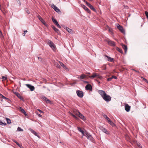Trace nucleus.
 <instances>
[{"label": "nucleus", "mask_w": 148, "mask_h": 148, "mask_svg": "<svg viewBox=\"0 0 148 148\" xmlns=\"http://www.w3.org/2000/svg\"><path fill=\"white\" fill-rule=\"evenodd\" d=\"M49 45L50 47H51L53 51H54L56 50V47L55 45L53 42H52V44L51 43V45Z\"/></svg>", "instance_id": "19"}, {"label": "nucleus", "mask_w": 148, "mask_h": 148, "mask_svg": "<svg viewBox=\"0 0 148 148\" xmlns=\"http://www.w3.org/2000/svg\"><path fill=\"white\" fill-rule=\"evenodd\" d=\"M3 35L2 34V33L1 32V31L0 30V37L2 38H3Z\"/></svg>", "instance_id": "40"}, {"label": "nucleus", "mask_w": 148, "mask_h": 148, "mask_svg": "<svg viewBox=\"0 0 148 148\" xmlns=\"http://www.w3.org/2000/svg\"><path fill=\"white\" fill-rule=\"evenodd\" d=\"M128 7L127 6H126L125 7V8L127 9H128Z\"/></svg>", "instance_id": "58"}, {"label": "nucleus", "mask_w": 148, "mask_h": 148, "mask_svg": "<svg viewBox=\"0 0 148 148\" xmlns=\"http://www.w3.org/2000/svg\"><path fill=\"white\" fill-rule=\"evenodd\" d=\"M86 0H84V2H85L86 3Z\"/></svg>", "instance_id": "63"}, {"label": "nucleus", "mask_w": 148, "mask_h": 148, "mask_svg": "<svg viewBox=\"0 0 148 148\" xmlns=\"http://www.w3.org/2000/svg\"><path fill=\"white\" fill-rule=\"evenodd\" d=\"M86 132H85V133H84V132L83 131V133H82V136H85V135H86L85 133H86Z\"/></svg>", "instance_id": "50"}, {"label": "nucleus", "mask_w": 148, "mask_h": 148, "mask_svg": "<svg viewBox=\"0 0 148 148\" xmlns=\"http://www.w3.org/2000/svg\"><path fill=\"white\" fill-rule=\"evenodd\" d=\"M143 80H144L145 82H147V80L145 78H143Z\"/></svg>", "instance_id": "55"}, {"label": "nucleus", "mask_w": 148, "mask_h": 148, "mask_svg": "<svg viewBox=\"0 0 148 148\" xmlns=\"http://www.w3.org/2000/svg\"><path fill=\"white\" fill-rule=\"evenodd\" d=\"M116 49L118 51H119L121 53H123V51L121 49L119 48L118 47H116Z\"/></svg>", "instance_id": "31"}, {"label": "nucleus", "mask_w": 148, "mask_h": 148, "mask_svg": "<svg viewBox=\"0 0 148 148\" xmlns=\"http://www.w3.org/2000/svg\"><path fill=\"white\" fill-rule=\"evenodd\" d=\"M25 85L30 89L31 91H32L34 90V87L31 85L27 84H25Z\"/></svg>", "instance_id": "11"}, {"label": "nucleus", "mask_w": 148, "mask_h": 148, "mask_svg": "<svg viewBox=\"0 0 148 148\" xmlns=\"http://www.w3.org/2000/svg\"><path fill=\"white\" fill-rule=\"evenodd\" d=\"M97 77L98 78H99L100 79H101L102 78V77L101 76H100V75H97Z\"/></svg>", "instance_id": "47"}, {"label": "nucleus", "mask_w": 148, "mask_h": 148, "mask_svg": "<svg viewBox=\"0 0 148 148\" xmlns=\"http://www.w3.org/2000/svg\"><path fill=\"white\" fill-rule=\"evenodd\" d=\"M86 77V76L84 74H82L79 76H78V77L77 78H79L80 79H84Z\"/></svg>", "instance_id": "21"}, {"label": "nucleus", "mask_w": 148, "mask_h": 148, "mask_svg": "<svg viewBox=\"0 0 148 148\" xmlns=\"http://www.w3.org/2000/svg\"><path fill=\"white\" fill-rule=\"evenodd\" d=\"M105 57L108 58V61L112 62L113 60V58L110 57L108 56L107 55H105Z\"/></svg>", "instance_id": "22"}, {"label": "nucleus", "mask_w": 148, "mask_h": 148, "mask_svg": "<svg viewBox=\"0 0 148 148\" xmlns=\"http://www.w3.org/2000/svg\"><path fill=\"white\" fill-rule=\"evenodd\" d=\"M25 11L27 14H29L30 13V12L26 8L25 9Z\"/></svg>", "instance_id": "42"}, {"label": "nucleus", "mask_w": 148, "mask_h": 148, "mask_svg": "<svg viewBox=\"0 0 148 148\" xmlns=\"http://www.w3.org/2000/svg\"><path fill=\"white\" fill-rule=\"evenodd\" d=\"M99 128L101 130L106 134L108 135H109L110 134L109 132L106 129L103 127V126H101Z\"/></svg>", "instance_id": "4"}, {"label": "nucleus", "mask_w": 148, "mask_h": 148, "mask_svg": "<svg viewBox=\"0 0 148 148\" xmlns=\"http://www.w3.org/2000/svg\"><path fill=\"white\" fill-rule=\"evenodd\" d=\"M98 92L101 95L103 99L106 102H108L111 101V97L109 95H107L103 90H99Z\"/></svg>", "instance_id": "1"}, {"label": "nucleus", "mask_w": 148, "mask_h": 148, "mask_svg": "<svg viewBox=\"0 0 148 148\" xmlns=\"http://www.w3.org/2000/svg\"><path fill=\"white\" fill-rule=\"evenodd\" d=\"M107 122L113 127H115L116 126L115 124L110 120L108 121Z\"/></svg>", "instance_id": "20"}, {"label": "nucleus", "mask_w": 148, "mask_h": 148, "mask_svg": "<svg viewBox=\"0 0 148 148\" xmlns=\"http://www.w3.org/2000/svg\"><path fill=\"white\" fill-rule=\"evenodd\" d=\"M122 46L123 49L124 50L125 52L126 53L127 49V45L124 44H122Z\"/></svg>", "instance_id": "24"}, {"label": "nucleus", "mask_w": 148, "mask_h": 148, "mask_svg": "<svg viewBox=\"0 0 148 148\" xmlns=\"http://www.w3.org/2000/svg\"><path fill=\"white\" fill-rule=\"evenodd\" d=\"M6 119L7 121V123L8 124H10L11 123V121L10 119L8 118H6Z\"/></svg>", "instance_id": "32"}, {"label": "nucleus", "mask_w": 148, "mask_h": 148, "mask_svg": "<svg viewBox=\"0 0 148 148\" xmlns=\"http://www.w3.org/2000/svg\"><path fill=\"white\" fill-rule=\"evenodd\" d=\"M47 42L49 45H51V43L52 44L53 42L50 40H47Z\"/></svg>", "instance_id": "39"}, {"label": "nucleus", "mask_w": 148, "mask_h": 148, "mask_svg": "<svg viewBox=\"0 0 148 148\" xmlns=\"http://www.w3.org/2000/svg\"><path fill=\"white\" fill-rule=\"evenodd\" d=\"M117 28L119 29L121 32L123 33L124 34L125 33V31L123 29V27L121 26L119 24H118L117 26Z\"/></svg>", "instance_id": "10"}, {"label": "nucleus", "mask_w": 148, "mask_h": 148, "mask_svg": "<svg viewBox=\"0 0 148 148\" xmlns=\"http://www.w3.org/2000/svg\"><path fill=\"white\" fill-rule=\"evenodd\" d=\"M19 110L25 116H26L27 115L25 111L22 108L20 107L19 108Z\"/></svg>", "instance_id": "23"}, {"label": "nucleus", "mask_w": 148, "mask_h": 148, "mask_svg": "<svg viewBox=\"0 0 148 148\" xmlns=\"http://www.w3.org/2000/svg\"><path fill=\"white\" fill-rule=\"evenodd\" d=\"M145 13L147 18L148 19V12L147 11H145Z\"/></svg>", "instance_id": "43"}, {"label": "nucleus", "mask_w": 148, "mask_h": 148, "mask_svg": "<svg viewBox=\"0 0 148 148\" xmlns=\"http://www.w3.org/2000/svg\"><path fill=\"white\" fill-rule=\"evenodd\" d=\"M71 114L75 119H76L77 120L78 119V118L74 114H73L71 113Z\"/></svg>", "instance_id": "35"}, {"label": "nucleus", "mask_w": 148, "mask_h": 148, "mask_svg": "<svg viewBox=\"0 0 148 148\" xmlns=\"http://www.w3.org/2000/svg\"><path fill=\"white\" fill-rule=\"evenodd\" d=\"M52 20L53 22L55 24V25L58 28H60L61 27V26L58 24V22L57 21V20L54 18L53 17H52Z\"/></svg>", "instance_id": "8"}, {"label": "nucleus", "mask_w": 148, "mask_h": 148, "mask_svg": "<svg viewBox=\"0 0 148 148\" xmlns=\"http://www.w3.org/2000/svg\"><path fill=\"white\" fill-rule=\"evenodd\" d=\"M125 110L127 112H129L130 109V107L127 104H125Z\"/></svg>", "instance_id": "16"}, {"label": "nucleus", "mask_w": 148, "mask_h": 148, "mask_svg": "<svg viewBox=\"0 0 148 148\" xmlns=\"http://www.w3.org/2000/svg\"><path fill=\"white\" fill-rule=\"evenodd\" d=\"M19 147L20 148H21V147H22V145H20V144L18 145Z\"/></svg>", "instance_id": "56"}, {"label": "nucleus", "mask_w": 148, "mask_h": 148, "mask_svg": "<svg viewBox=\"0 0 148 148\" xmlns=\"http://www.w3.org/2000/svg\"><path fill=\"white\" fill-rule=\"evenodd\" d=\"M76 114L78 115L79 116L82 120L84 121L86 120V118L84 117V116H83L81 113H80L79 112H77Z\"/></svg>", "instance_id": "5"}, {"label": "nucleus", "mask_w": 148, "mask_h": 148, "mask_svg": "<svg viewBox=\"0 0 148 148\" xmlns=\"http://www.w3.org/2000/svg\"><path fill=\"white\" fill-rule=\"evenodd\" d=\"M25 34L24 33H23V36H25Z\"/></svg>", "instance_id": "59"}, {"label": "nucleus", "mask_w": 148, "mask_h": 148, "mask_svg": "<svg viewBox=\"0 0 148 148\" xmlns=\"http://www.w3.org/2000/svg\"><path fill=\"white\" fill-rule=\"evenodd\" d=\"M55 64V65H56V66L57 68H60V64H58V63H57V62Z\"/></svg>", "instance_id": "36"}, {"label": "nucleus", "mask_w": 148, "mask_h": 148, "mask_svg": "<svg viewBox=\"0 0 148 148\" xmlns=\"http://www.w3.org/2000/svg\"><path fill=\"white\" fill-rule=\"evenodd\" d=\"M16 2L18 4L19 6H20L21 5L20 1L19 0H16Z\"/></svg>", "instance_id": "41"}, {"label": "nucleus", "mask_w": 148, "mask_h": 148, "mask_svg": "<svg viewBox=\"0 0 148 148\" xmlns=\"http://www.w3.org/2000/svg\"><path fill=\"white\" fill-rule=\"evenodd\" d=\"M76 93L78 96L80 98H82L83 96V93L82 91L79 90L76 91Z\"/></svg>", "instance_id": "6"}, {"label": "nucleus", "mask_w": 148, "mask_h": 148, "mask_svg": "<svg viewBox=\"0 0 148 148\" xmlns=\"http://www.w3.org/2000/svg\"><path fill=\"white\" fill-rule=\"evenodd\" d=\"M102 115L104 118H105L108 121L110 120V119L107 116L105 115L104 114H103Z\"/></svg>", "instance_id": "28"}, {"label": "nucleus", "mask_w": 148, "mask_h": 148, "mask_svg": "<svg viewBox=\"0 0 148 148\" xmlns=\"http://www.w3.org/2000/svg\"><path fill=\"white\" fill-rule=\"evenodd\" d=\"M29 130L35 136L39 137V136L37 134V133L32 129L31 128H29Z\"/></svg>", "instance_id": "17"}, {"label": "nucleus", "mask_w": 148, "mask_h": 148, "mask_svg": "<svg viewBox=\"0 0 148 148\" xmlns=\"http://www.w3.org/2000/svg\"><path fill=\"white\" fill-rule=\"evenodd\" d=\"M83 82H84V83H88V82L84 80V81H83Z\"/></svg>", "instance_id": "54"}, {"label": "nucleus", "mask_w": 148, "mask_h": 148, "mask_svg": "<svg viewBox=\"0 0 148 148\" xmlns=\"http://www.w3.org/2000/svg\"><path fill=\"white\" fill-rule=\"evenodd\" d=\"M59 63H60V65L63 67L64 69H66V67L61 62H59Z\"/></svg>", "instance_id": "29"}, {"label": "nucleus", "mask_w": 148, "mask_h": 148, "mask_svg": "<svg viewBox=\"0 0 148 148\" xmlns=\"http://www.w3.org/2000/svg\"><path fill=\"white\" fill-rule=\"evenodd\" d=\"M97 75L96 74V73H93V75H92L89 76V77L90 78L92 79L96 77H97Z\"/></svg>", "instance_id": "27"}, {"label": "nucleus", "mask_w": 148, "mask_h": 148, "mask_svg": "<svg viewBox=\"0 0 148 148\" xmlns=\"http://www.w3.org/2000/svg\"><path fill=\"white\" fill-rule=\"evenodd\" d=\"M27 32V30H25L24 31V33L25 34Z\"/></svg>", "instance_id": "57"}, {"label": "nucleus", "mask_w": 148, "mask_h": 148, "mask_svg": "<svg viewBox=\"0 0 148 148\" xmlns=\"http://www.w3.org/2000/svg\"><path fill=\"white\" fill-rule=\"evenodd\" d=\"M109 32H111V30H110V29H109Z\"/></svg>", "instance_id": "64"}, {"label": "nucleus", "mask_w": 148, "mask_h": 148, "mask_svg": "<svg viewBox=\"0 0 148 148\" xmlns=\"http://www.w3.org/2000/svg\"><path fill=\"white\" fill-rule=\"evenodd\" d=\"M12 141L14 142L16 144V143H18V142L17 141H16L14 139H13Z\"/></svg>", "instance_id": "51"}, {"label": "nucleus", "mask_w": 148, "mask_h": 148, "mask_svg": "<svg viewBox=\"0 0 148 148\" xmlns=\"http://www.w3.org/2000/svg\"><path fill=\"white\" fill-rule=\"evenodd\" d=\"M16 144L17 145H18L19 144L18 142L17 143H16Z\"/></svg>", "instance_id": "61"}, {"label": "nucleus", "mask_w": 148, "mask_h": 148, "mask_svg": "<svg viewBox=\"0 0 148 148\" xmlns=\"http://www.w3.org/2000/svg\"><path fill=\"white\" fill-rule=\"evenodd\" d=\"M112 77L108 78L107 79V81H110L112 80Z\"/></svg>", "instance_id": "46"}, {"label": "nucleus", "mask_w": 148, "mask_h": 148, "mask_svg": "<svg viewBox=\"0 0 148 148\" xmlns=\"http://www.w3.org/2000/svg\"><path fill=\"white\" fill-rule=\"evenodd\" d=\"M42 98L44 99V100L46 101H48V102L49 103L50 102V100L47 99L46 97L45 96H43L42 97Z\"/></svg>", "instance_id": "30"}, {"label": "nucleus", "mask_w": 148, "mask_h": 148, "mask_svg": "<svg viewBox=\"0 0 148 148\" xmlns=\"http://www.w3.org/2000/svg\"><path fill=\"white\" fill-rule=\"evenodd\" d=\"M37 115L39 117H41L42 115L39 114H37Z\"/></svg>", "instance_id": "53"}, {"label": "nucleus", "mask_w": 148, "mask_h": 148, "mask_svg": "<svg viewBox=\"0 0 148 148\" xmlns=\"http://www.w3.org/2000/svg\"><path fill=\"white\" fill-rule=\"evenodd\" d=\"M85 136L87 137V139L92 142H93L94 140V139L92 136L89 133L86 132L85 133Z\"/></svg>", "instance_id": "3"}, {"label": "nucleus", "mask_w": 148, "mask_h": 148, "mask_svg": "<svg viewBox=\"0 0 148 148\" xmlns=\"http://www.w3.org/2000/svg\"><path fill=\"white\" fill-rule=\"evenodd\" d=\"M85 88L87 90H89L90 91H91L92 90V87L90 84H88L85 86Z\"/></svg>", "instance_id": "14"}, {"label": "nucleus", "mask_w": 148, "mask_h": 148, "mask_svg": "<svg viewBox=\"0 0 148 148\" xmlns=\"http://www.w3.org/2000/svg\"><path fill=\"white\" fill-rule=\"evenodd\" d=\"M64 28L66 29V30L69 32V33L71 34H73V30L67 27H66V28L64 27Z\"/></svg>", "instance_id": "18"}, {"label": "nucleus", "mask_w": 148, "mask_h": 148, "mask_svg": "<svg viewBox=\"0 0 148 148\" xmlns=\"http://www.w3.org/2000/svg\"><path fill=\"white\" fill-rule=\"evenodd\" d=\"M17 131H23V130L21 129V127H18L17 128Z\"/></svg>", "instance_id": "38"}, {"label": "nucleus", "mask_w": 148, "mask_h": 148, "mask_svg": "<svg viewBox=\"0 0 148 148\" xmlns=\"http://www.w3.org/2000/svg\"><path fill=\"white\" fill-rule=\"evenodd\" d=\"M38 60L40 61H41L42 60V58L40 57H38Z\"/></svg>", "instance_id": "52"}, {"label": "nucleus", "mask_w": 148, "mask_h": 148, "mask_svg": "<svg viewBox=\"0 0 148 148\" xmlns=\"http://www.w3.org/2000/svg\"><path fill=\"white\" fill-rule=\"evenodd\" d=\"M82 7L85 10H86L88 13H90V10L85 5H82Z\"/></svg>", "instance_id": "15"}, {"label": "nucleus", "mask_w": 148, "mask_h": 148, "mask_svg": "<svg viewBox=\"0 0 148 148\" xmlns=\"http://www.w3.org/2000/svg\"><path fill=\"white\" fill-rule=\"evenodd\" d=\"M105 41L109 45L113 47H115L116 46L115 42L109 39L105 40Z\"/></svg>", "instance_id": "2"}, {"label": "nucleus", "mask_w": 148, "mask_h": 148, "mask_svg": "<svg viewBox=\"0 0 148 148\" xmlns=\"http://www.w3.org/2000/svg\"><path fill=\"white\" fill-rule=\"evenodd\" d=\"M38 18L39 19V20L41 21V22L45 26H47L48 25L47 24L45 21L41 17L38 15L37 16Z\"/></svg>", "instance_id": "9"}, {"label": "nucleus", "mask_w": 148, "mask_h": 148, "mask_svg": "<svg viewBox=\"0 0 148 148\" xmlns=\"http://www.w3.org/2000/svg\"><path fill=\"white\" fill-rule=\"evenodd\" d=\"M51 7L54 10L57 12H60V10L58 9L55 5L53 4H52L51 5Z\"/></svg>", "instance_id": "12"}, {"label": "nucleus", "mask_w": 148, "mask_h": 148, "mask_svg": "<svg viewBox=\"0 0 148 148\" xmlns=\"http://www.w3.org/2000/svg\"><path fill=\"white\" fill-rule=\"evenodd\" d=\"M2 79L5 80H6L7 79V77H5L4 76H2Z\"/></svg>", "instance_id": "44"}, {"label": "nucleus", "mask_w": 148, "mask_h": 148, "mask_svg": "<svg viewBox=\"0 0 148 148\" xmlns=\"http://www.w3.org/2000/svg\"><path fill=\"white\" fill-rule=\"evenodd\" d=\"M0 96L3 99H5L6 100H7V101H10V100L8 98H7L6 97L4 96H3L2 94H0Z\"/></svg>", "instance_id": "26"}, {"label": "nucleus", "mask_w": 148, "mask_h": 148, "mask_svg": "<svg viewBox=\"0 0 148 148\" xmlns=\"http://www.w3.org/2000/svg\"><path fill=\"white\" fill-rule=\"evenodd\" d=\"M77 130L79 132H81V133H83V131L82 130V129L80 127H78Z\"/></svg>", "instance_id": "34"}, {"label": "nucleus", "mask_w": 148, "mask_h": 148, "mask_svg": "<svg viewBox=\"0 0 148 148\" xmlns=\"http://www.w3.org/2000/svg\"><path fill=\"white\" fill-rule=\"evenodd\" d=\"M86 4L91 9L95 12L96 11L95 8L90 3L86 1Z\"/></svg>", "instance_id": "7"}, {"label": "nucleus", "mask_w": 148, "mask_h": 148, "mask_svg": "<svg viewBox=\"0 0 148 148\" xmlns=\"http://www.w3.org/2000/svg\"><path fill=\"white\" fill-rule=\"evenodd\" d=\"M0 125H6V123H3L0 120Z\"/></svg>", "instance_id": "33"}, {"label": "nucleus", "mask_w": 148, "mask_h": 148, "mask_svg": "<svg viewBox=\"0 0 148 148\" xmlns=\"http://www.w3.org/2000/svg\"><path fill=\"white\" fill-rule=\"evenodd\" d=\"M87 73L88 74H90V73Z\"/></svg>", "instance_id": "62"}, {"label": "nucleus", "mask_w": 148, "mask_h": 148, "mask_svg": "<svg viewBox=\"0 0 148 148\" xmlns=\"http://www.w3.org/2000/svg\"><path fill=\"white\" fill-rule=\"evenodd\" d=\"M103 69V70H106V65L104 64L102 66Z\"/></svg>", "instance_id": "37"}, {"label": "nucleus", "mask_w": 148, "mask_h": 148, "mask_svg": "<svg viewBox=\"0 0 148 148\" xmlns=\"http://www.w3.org/2000/svg\"><path fill=\"white\" fill-rule=\"evenodd\" d=\"M52 27L53 29L57 33H58L59 32V30L58 29L56 28L54 26L52 25Z\"/></svg>", "instance_id": "25"}, {"label": "nucleus", "mask_w": 148, "mask_h": 148, "mask_svg": "<svg viewBox=\"0 0 148 148\" xmlns=\"http://www.w3.org/2000/svg\"><path fill=\"white\" fill-rule=\"evenodd\" d=\"M134 71H135L136 72H138V71H136V70H135V69H133Z\"/></svg>", "instance_id": "60"}, {"label": "nucleus", "mask_w": 148, "mask_h": 148, "mask_svg": "<svg viewBox=\"0 0 148 148\" xmlns=\"http://www.w3.org/2000/svg\"><path fill=\"white\" fill-rule=\"evenodd\" d=\"M111 77L112 78V79L114 78L116 79H117V78L116 77L114 76H112Z\"/></svg>", "instance_id": "49"}, {"label": "nucleus", "mask_w": 148, "mask_h": 148, "mask_svg": "<svg viewBox=\"0 0 148 148\" xmlns=\"http://www.w3.org/2000/svg\"><path fill=\"white\" fill-rule=\"evenodd\" d=\"M15 94L18 98L21 100L24 101V99L20 95L18 92H13Z\"/></svg>", "instance_id": "13"}, {"label": "nucleus", "mask_w": 148, "mask_h": 148, "mask_svg": "<svg viewBox=\"0 0 148 148\" xmlns=\"http://www.w3.org/2000/svg\"><path fill=\"white\" fill-rule=\"evenodd\" d=\"M38 111L40 113H44V112H43L41 110H40L39 109H38Z\"/></svg>", "instance_id": "48"}, {"label": "nucleus", "mask_w": 148, "mask_h": 148, "mask_svg": "<svg viewBox=\"0 0 148 148\" xmlns=\"http://www.w3.org/2000/svg\"><path fill=\"white\" fill-rule=\"evenodd\" d=\"M137 146L139 148H142V147L140 143H137Z\"/></svg>", "instance_id": "45"}]
</instances>
